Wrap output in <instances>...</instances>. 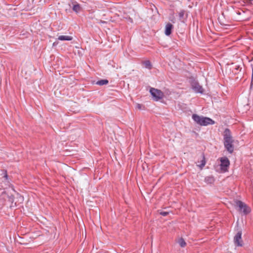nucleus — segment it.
Instances as JSON below:
<instances>
[{"mask_svg":"<svg viewBox=\"0 0 253 253\" xmlns=\"http://www.w3.org/2000/svg\"><path fill=\"white\" fill-rule=\"evenodd\" d=\"M72 10L76 13H78L81 10L80 4L78 3L74 4L72 7Z\"/></svg>","mask_w":253,"mask_h":253,"instance_id":"dca6fc26","label":"nucleus"},{"mask_svg":"<svg viewBox=\"0 0 253 253\" xmlns=\"http://www.w3.org/2000/svg\"><path fill=\"white\" fill-rule=\"evenodd\" d=\"M204 181L208 184H211L215 181V178L213 175L205 177Z\"/></svg>","mask_w":253,"mask_h":253,"instance_id":"f8f14e48","label":"nucleus"},{"mask_svg":"<svg viewBox=\"0 0 253 253\" xmlns=\"http://www.w3.org/2000/svg\"><path fill=\"white\" fill-rule=\"evenodd\" d=\"M242 232L240 230L234 237V243L236 247H242L243 246V241L242 239Z\"/></svg>","mask_w":253,"mask_h":253,"instance_id":"0eeeda50","label":"nucleus"},{"mask_svg":"<svg viewBox=\"0 0 253 253\" xmlns=\"http://www.w3.org/2000/svg\"><path fill=\"white\" fill-rule=\"evenodd\" d=\"M192 119L196 124L200 126H207L215 124V121L212 119L203 116H200L197 114H192Z\"/></svg>","mask_w":253,"mask_h":253,"instance_id":"f03ea898","label":"nucleus"},{"mask_svg":"<svg viewBox=\"0 0 253 253\" xmlns=\"http://www.w3.org/2000/svg\"><path fill=\"white\" fill-rule=\"evenodd\" d=\"M240 68V66H238L237 68H236V70H238V69H239V68Z\"/></svg>","mask_w":253,"mask_h":253,"instance_id":"bb28decb","label":"nucleus"},{"mask_svg":"<svg viewBox=\"0 0 253 253\" xmlns=\"http://www.w3.org/2000/svg\"><path fill=\"white\" fill-rule=\"evenodd\" d=\"M178 243L181 248H183L186 245V242L183 238H180L178 240Z\"/></svg>","mask_w":253,"mask_h":253,"instance_id":"f3484780","label":"nucleus"},{"mask_svg":"<svg viewBox=\"0 0 253 253\" xmlns=\"http://www.w3.org/2000/svg\"><path fill=\"white\" fill-rule=\"evenodd\" d=\"M2 174H3V177L4 178L5 180L7 182V183H10L11 182V179L10 178H9L8 174H7V170L6 169H2Z\"/></svg>","mask_w":253,"mask_h":253,"instance_id":"2eb2a0df","label":"nucleus"},{"mask_svg":"<svg viewBox=\"0 0 253 253\" xmlns=\"http://www.w3.org/2000/svg\"><path fill=\"white\" fill-rule=\"evenodd\" d=\"M143 107V105L141 104H139V103H137V105H136V107L137 108H138L139 110H141L142 109V108ZM143 107L144 108V107L143 106Z\"/></svg>","mask_w":253,"mask_h":253,"instance_id":"4be33fe9","label":"nucleus"},{"mask_svg":"<svg viewBox=\"0 0 253 253\" xmlns=\"http://www.w3.org/2000/svg\"><path fill=\"white\" fill-rule=\"evenodd\" d=\"M253 81L251 80V84H250V89H251L253 88Z\"/></svg>","mask_w":253,"mask_h":253,"instance_id":"393cba45","label":"nucleus"},{"mask_svg":"<svg viewBox=\"0 0 253 253\" xmlns=\"http://www.w3.org/2000/svg\"><path fill=\"white\" fill-rule=\"evenodd\" d=\"M184 14H185V10H181L178 14V16H179V19H181L183 18Z\"/></svg>","mask_w":253,"mask_h":253,"instance_id":"6ab92c4d","label":"nucleus"},{"mask_svg":"<svg viewBox=\"0 0 253 253\" xmlns=\"http://www.w3.org/2000/svg\"><path fill=\"white\" fill-rule=\"evenodd\" d=\"M149 92L153 100L156 101L160 100L164 97V93L158 89L150 87Z\"/></svg>","mask_w":253,"mask_h":253,"instance_id":"20e7f679","label":"nucleus"},{"mask_svg":"<svg viewBox=\"0 0 253 253\" xmlns=\"http://www.w3.org/2000/svg\"><path fill=\"white\" fill-rule=\"evenodd\" d=\"M219 160L220 162V168L221 170L223 172L227 171L230 166V161L228 158L225 156L220 158Z\"/></svg>","mask_w":253,"mask_h":253,"instance_id":"423d86ee","label":"nucleus"},{"mask_svg":"<svg viewBox=\"0 0 253 253\" xmlns=\"http://www.w3.org/2000/svg\"><path fill=\"white\" fill-rule=\"evenodd\" d=\"M101 22L102 23H106V22H105V21H101Z\"/></svg>","mask_w":253,"mask_h":253,"instance_id":"cd10ccee","label":"nucleus"},{"mask_svg":"<svg viewBox=\"0 0 253 253\" xmlns=\"http://www.w3.org/2000/svg\"><path fill=\"white\" fill-rule=\"evenodd\" d=\"M12 190L15 193V198L16 203H22L24 201V197L21 195L19 193L17 192L14 189L12 188Z\"/></svg>","mask_w":253,"mask_h":253,"instance_id":"9d476101","label":"nucleus"},{"mask_svg":"<svg viewBox=\"0 0 253 253\" xmlns=\"http://www.w3.org/2000/svg\"><path fill=\"white\" fill-rule=\"evenodd\" d=\"M190 85L191 88L196 93H200L203 94L204 93V89L203 87L200 85L197 81L194 79H192L190 82Z\"/></svg>","mask_w":253,"mask_h":253,"instance_id":"39448f33","label":"nucleus"},{"mask_svg":"<svg viewBox=\"0 0 253 253\" xmlns=\"http://www.w3.org/2000/svg\"><path fill=\"white\" fill-rule=\"evenodd\" d=\"M73 39L72 36L65 35H61L57 38V40L61 41H71Z\"/></svg>","mask_w":253,"mask_h":253,"instance_id":"9b49d317","label":"nucleus"},{"mask_svg":"<svg viewBox=\"0 0 253 253\" xmlns=\"http://www.w3.org/2000/svg\"><path fill=\"white\" fill-rule=\"evenodd\" d=\"M7 197L8 198V201L11 203V205L10 206L11 208L17 206V203H16L15 196L12 194H7Z\"/></svg>","mask_w":253,"mask_h":253,"instance_id":"1a4fd4ad","label":"nucleus"},{"mask_svg":"<svg viewBox=\"0 0 253 253\" xmlns=\"http://www.w3.org/2000/svg\"><path fill=\"white\" fill-rule=\"evenodd\" d=\"M143 63L146 68H147L148 69H151L152 65L151 62L149 60L145 61Z\"/></svg>","mask_w":253,"mask_h":253,"instance_id":"a211bd4d","label":"nucleus"},{"mask_svg":"<svg viewBox=\"0 0 253 253\" xmlns=\"http://www.w3.org/2000/svg\"><path fill=\"white\" fill-rule=\"evenodd\" d=\"M174 29V26L170 23H167L165 27L164 33L166 36H169Z\"/></svg>","mask_w":253,"mask_h":253,"instance_id":"6e6552de","label":"nucleus"},{"mask_svg":"<svg viewBox=\"0 0 253 253\" xmlns=\"http://www.w3.org/2000/svg\"><path fill=\"white\" fill-rule=\"evenodd\" d=\"M202 160L200 162V164L198 165L197 166L201 169H203L206 164V160L204 153L202 154Z\"/></svg>","mask_w":253,"mask_h":253,"instance_id":"ddd939ff","label":"nucleus"},{"mask_svg":"<svg viewBox=\"0 0 253 253\" xmlns=\"http://www.w3.org/2000/svg\"><path fill=\"white\" fill-rule=\"evenodd\" d=\"M236 13L238 15H241L242 13H245V11H238L236 12Z\"/></svg>","mask_w":253,"mask_h":253,"instance_id":"5701e85b","label":"nucleus"},{"mask_svg":"<svg viewBox=\"0 0 253 253\" xmlns=\"http://www.w3.org/2000/svg\"><path fill=\"white\" fill-rule=\"evenodd\" d=\"M251 1H253V0H250Z\"/></svg>","mask_w":253,"mask_h":253,"instance_id":"c85d7f7f","label":"nucleus"},{"mask_svg":"<svg viewBox=\"0 0 253 253\" xmlns=\"http://www.w3.org/2000/svg\"><path fill=\"white\" fill-rule=\"evenodd\" d=\"M124 18L126 19L128 23L132 24L133 22L132 18H131L129 16L124 17Z\"/></svg>","mask_w":253,"mask_h":253,"instance_id":"aec40b11","label":"nucleus"},{"mask_svg":"<svg viewBox=\"0 0 253 253\" xmlns=\"http://www.w3.org/2000/svg\"><path fill=\"white\" fill-rule=\"evenodd\" d=\"M252 80H251L253 81V66L252 67Z\"/></svg>","mask_w":253,"mask_h":253,"instance_id":"a878e982","label":"nucleus"},{"mask_svg":"<svg viewBox=\"0 0 253 253\" xmlns=\"http://www.w3.org/2000/svg\"><path fill=\"white\" fill-rule=\"evenodd\" d=\"M58 42H54L52 43V46L53 47H55V46H56L58 45Z\"/></svg>","mask_w":253,"mask_h":253,"instance_id":"b1692460","label":"nucleus"},{"mask_svg":"<svg viewBox=\"0 0 253 253\" xmlns=\"http://www.w3.org/2000/svg\"><path fill=\"white\" fill-rule=\"evenodd\" d=\"M159 213L160 215L163 216H166L169 214V212L166 211H159Z\"/></svg>","mask_w":253,"mask_h":253,"instance_id":"412c9836","label":"nucleus"},{"mask_svg":"<svg viewBox=\"0 0 253 253\" xmlns=\"http://www.w3.org/2000/svg\"><path fill=\"white\" fill-rule=\"evenodd\" d=\"M223 144L225 149L231 154L234 151L233 140L231 135L230 130L226 128L223 133Z\"/></svg>","mask_w":253,"mask_h":253,"instance_id":"f257e3e1","label":"nucleus"},{"mask_svg":"<svg viewBox=\"0 0 253 253\" xmlns=\"http://www.w3.org/2000/svg\"><path fill=\"white\" fill-rule=\"evenodd\" d=\"M236 204L238 208L239 211L245 215L249 214L252 211L251 208L242 201L237 200L236 201Z\"/></svg>","mask_w":253,"mask_h":253,"instance_id":"7ed1b4c3","label":"nucleus"},{"mask_svg":"<svg viewBox=\"0 0 253 253\" xmlns=\"http://www.w3.org/2000/svg\"><path fill=\"white\" fill-rule=\"evenodd\" d=\"M109 81L107 79H100L98 80L95 84L100 86H102L104 85H106L108 84Z\"/></svg>","mask_w":253,"mask_h":253,"instance_id":"4468645a","label":"nucleus"}]
</instances>
